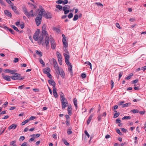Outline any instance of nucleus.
Instances as JSON below:
<instances>
[{
	"label": "nucleus",
	"instance_id": "4",
	"mask_svg": "<svg viewBox=\"0 0 146 146\" xmlns=\"http://www.w3.org/2000/svg\"><path fill=\"white\" fill-rule=\"evenodd\" d=\"M39 30H38L36 31L35 35L33 36V38L35 41H37L38 40H39L38 43L40 44H42L43 45V44L44 43H43V36H44L42 35V34L41 35H40L39 36Z\"/></svg>",
	"mask_w": 146,
	"mask_h": 146
},
{
	"label": "nucleus",
	"instance_id": "2",
	"mask_svg": "<svg viewBox=\"0 0 146 146\" xmlns=\"http://www.w3.org/2000/svg\"><path fill=\"white\" fill-rule=\"evenodd\" d=\"M46 26L45 25H44L42 27V35L44 36L45 37V43L46 45V46L47 47L49 46V37L48 36V33L46 31Z\"/></svg>",
	"mask_w": 146,
	"mask_h": 146
},
{
	"label": "nucleus",
	"instance_id": "43",
	"mask_svg": "<svg viewBox=\"0 0 146 146\" xmlns=\"http://www.w3.org/2000/svg\"><path fill=\"white\" fill-rule=\"evenodd\" d=\"M73 16V14L72 13H70L68 15V17L70 19L72 18Z\"/></svg>",
	"mask_w": 146,
	"mask_h": 146
},
{
	"label": "nucleus",
	"instance_id": "31",
	"mask_svg": "<svg viewBox=\"0 0 146 146\" xmlns=\"http://www.w3.org/2000/svg\"><path fill=\"white\" fill-rule=\"evenodd\" d=\"M79 18V17L78 15L76 14L75 15L74 17V21H76Z\"/></svg>",
	"mask_w": 146,
	"mask_h": 146
},
{
	"label": "nucleus",
	"instance_id": "41",
	"mask_svg": "<svg viewBox=\"0 0 146 146\" xmlns=\"http://www.w3.org/2000/svg\"><path fill=\"white\" fill-rule=\"evenodd\" d=\"M131 111L134 113H138L139 112V111L136 109H134L131 110Z\"/></svg>",
	"mask_w": 146,
	"mask_h": 146
},
{
	"label": "nucleus",
	"instance_id": "40",
	"mask_svg": "<svg viewBox=\"0 0 146 146\" xmlns=\"http://www.w3.org/2000/svg\"><path fill=\"white\" fill-rule=\"evenodd\" d=\"M84 133H85V135H86L88 137V138H89L90 137V135L88 133V132L87 131L85 130L84 131Z\"/></svg>",
	"mask_w": 146,
	"mask_h": 146
},
{
	"label": "nucleus",
	"instance_id": "51",
	"mask_svg": "<svg viewBox=\"0 0 146 146\" xmlns=\"http://www.w3.org/2000/svg\"><path fill=\"white\" fill-rule=\"evenodd\" d=\"M19 61V59L18 58H14V62L16 63L17 62Z\"/></svg>",
	"mask_w": 146,
	"mask_h": 146
},
{
	"label": "nucleus",
	"instance_id": "53",
	"mask_svg": "<svg viewBox=\"0 0 146 146\" xmlns=\"http://www.w3.org/2000/svg\"><path fill=\"white\" fill-rule=\"evenodd\" d=\"M16 141H13L10 142V145H13L14 144V143H15Z\"/></svg>",
	"mask_w": 146,
	"mask_h": 146
},
{
	"label": "nucleus",
	"instance_id": "61",
	"mask_svg": "<svg viewBox=\"0 0 146 146\" xmlns=\"http://www.w3.org/2000/svg\"><path fill=\"white\" fill-rule=\"evenodd\" d=\"M9 117L8 115H6L2 118L3 119H6Z\"/></svg>",
	"mask_w": 146,
	"mask_h": 146
},
{
	"label": "nucleus",
	"instance_id": "22",
	"mask_svg": "<svg viewBox=\"0 0 146 146\" xmlns=\"http://www.w3.org/2000/svg\"><path fill=\"white\" fill-rule=\"evenodd\" d=\"M50 71V68L47 67L43 70V72L45 74H47L49 73Z\"/></svg>",
	"mask_w": 146,
	"mask_h": 146
},
{
	"label": "nucleus",
	"instance_id": "36",
	"mask_svg": "<svg viewBox=\"0 0 146 146\" xmlns=\"http://www.w3.org/2000/svg\"><path fill=\"white\" fill-rule=\"evenodd\" d=\"M130 118H131L129 116H124L122 118V120L128 119H130Z\"/></svg>",
	"mask_w": 146,
	"mask_h": 146
},
{
	"label": "nucleus",
	"instance_id": "14",
	"mask_svg": "<svg viewBox=\"0 0 146 146\" xmlns=\"http://www.w3.org/2000/svg\"><path fill=\"white\" fill-rule=\"evenodd\" d=\"M62 108L63 110H64L65 108H66L67 106L68 102H61Z\"/></svg>",
	"mask_w": 146,
	"mask_h": 146
},
{
	"label": "nucleus",
	"instance_id": "47",
	"mask_svg": "<svg viewBox=\"0 0 146 146\" xmlns=\"http://www.w3.org/2000/svg\"><path fill=\"white\" fill-rule=\"evenodd\" d=\"M68 3V0H64L63 1L62 3L64 5H65L66 4H67Z\"/></svg>",
	"mask_w": 146,
	"mask_h": 146
},
{
	"label": "nucleus",
	"instance_id": "6",
	"mask_svg": "<svg viewBox=\"0 0 146 146\" xmlns=\"http://www.w3.org/2000/svg\"><path fill=\"white\" fill-rule=\"evenodd\" d=\"M20 74L18 73H15L14 76H11V79L13 80H22L24 79V77H21Z\"/></svg>",
	"mask_w": 146,
	"mask_h": 146
},
{
	"label": "nucleus",
	"instance_id": "11",
	"mask_svg": "<svg viewBox=\"0 0 146 146\" xmlns=\"http://www.w3.org/2000/svg\"><path fill=\"white\" fill-rule=\"evenodd\" d=\"M17 127V125L15 124H13L12 125H10L8 127V129L9 130H10L11 129H14Z\"/></svg>",
	"mask_w": 146,
	"mask_h": 146
},
{
	"label": "nucleus",
	"instance_id": "24",
	"mask_svg": "<svg viewBox=\"0 0 146 146\" xmlns=\"http://www.w3.org/2000/svg\"><path fill=\"white\" fill-rule=\"evenodd\" d=\"M93 115L92 114L89 117L87 121V124L88 125L89 124L90 121L92 119V118L93 117Z\"/></svg>",
	"mask_w": 146,
	"mask_h": 146
},
{
	"label": "nucleus",
	"instance_id": "56",
	"mask_svg": "<svg viewBox=\"0 0 146 146\" xmlns=\"http://www.w3.org/2000/svg\"><path fill=\"white\" fill-rule=\"evenodd\" d=\"M6 1L9 4H13L10 0H6Z\"/></svg>",
	"mask_w": 146,
	"mask_h": 146
},
{
	"label": "nucleus",
	"instance_id": "28",
	"mask_svg": "<svg viewBox=\"0 0 146 146\" xmlns=\"http://www.w3.org/2000/svg\"><path fill=\"white\" fill-rule=\"evenodd\" d=\"M62 141H63L64 144L67 146H69V144L68 143L67 141L64 139H62Z\"/></svg>",
	"mask_w": 146,
	"mask_h": 146
},
{
	"label": "nucleus",
	"instance_id": "63",
	"mask_svg": "<svg viewBox=\"0 0 146 146\" xmlns=\"http://www.w3.org/2000/svg\"><path fill=\"white\" fill-rule=\"evenodd\" d=\"M116 27L117 28H119V29L120 28V25L118 23H116Z\"/></svg>",
	"mask_w": 146,
	"mask_h": 146
},
{
	"label": "nucleus",
	"instance_id": "16",
	"mask_svg": "<svg viewBox=\"0 0 146 146\" xmlns=\"http://www.w3.org/2000/svg\"><path fill=\"white\" fill-rule=\"evenodd\" d=\"M29 18H30L31 16L32 17L34 16L33 15V10L29 12H28V13L26 15Z\"/></svg>",
	"mask_w": 146,
	"mask_h": 146
},
{
	"label": "nucleus",
	"instance_id": "57",
	"mask_svg": "<svg viewBox=\"0 0 146 146\" xmlns=\"http://www.w3.org/2000/svg\"><path fill=\"white\" fill-rule=\"evenodd\" d=\"M118 108V106L117 105H115L114 106V108L113 110L115 111Z\"/></svg>",
	"mask_w": 146,
	"mask_h": 146
},
{
	"label": "nucleus",
	"instance_id": "5",
	"mask_svg": "<svg viewBox=\"0 0 146 146\" xmlns=\"http://www.w3.org/2000/svg\"><path fill=\"white\" fill-rule=\"evenodd\" d=\"M37 11L38 12V15L36 18L35 19V21L36 25L37 26H38L41 23L42 19V16L39 11Z\"/></svg>",
	"mask_w": 146,
	"mask_h": 146
},
{
	"label": "nucleus",
	"instance_id": "19",
	"mask_svg": "<svg viewBox=\"0 0 146 146\" xmlns=\"http://www.w3.org/2000/svg\"><path fill=\"white\" fill-rule=\"evenodd\" d=\"M4 28L7 30L9 31L12 34H15V32L13 29L9 28L8 27L6 26H5Z\"/></svg>",
	"mask_w": 146,
	"mask_h": 146
},
{
	"label": "nucleus",
	"instance_id": "3",
	"mask_svg": "<svg viewBox=\"0 0 146 146\" xmlns=\"http://www.w3.org/2000/svg\"><path fill=\"white\" fill-rule=\"evenodd\" d=\"M37 11H39L42 16H43L46 19H49L51 18V14L48 12L46 13L41 6H39V9H37Z\"/></svg>",
	"mask_w": 146,
	"mask_h": 146
},
{
	"label": "nucleus",
	"instance_id": "9",
	"mask_svg": "<svg viewBox=\"0 0 146 146\" xmlns=\"http://www.w3.org/2000/svg\"><path fill=\"white\" fill-rule=\"evenodd\" d=\"M56 54L58 58V61L59 64L62 65V57L61 54L58 51L56 52Z\"/></svg>",
	"mask_w": 146,
	"mask_h": 146
},
{
	"label": "nucleus",
	"instance_id": "64",
	"mask_svg": "<svg viewBox=\"0 0 146 146\" xmlns=\"http://www.w3.org/2000/svg\"><path fill=\"white\" fill-rule=\"evenodd\" d=\"M141 69L142 70H143L144 71L146 70V66H145L142 67L141 68Z\"/></svg>",
	"mask_w": 146,
	"mask_h": 146
},
{
	"label": "nucleus",
	"instance_id": "55",
	"mask_svg": "<svg viewBox=\"0 0 146 146\" xmlns=\"http://www.w3.org/2000/svg\"><path fill=\"white\" fill-rule=\"evenodd\" d=\"M81 76L83 78H84L86 77V75L85 73H82V74Z\"/></svg>",
	"mask_w": 146,
	"mask_h": 146
},
{
	"label": "nucleus",
	"instance_id": "58",
	"mask_svg": "<svg viewBox=\"0 0 146 146\" xmlns=\"http://www.w3.org/2000/svg\"><path fill=\"white\" fill-rule=\"evenodd\" d=\"M121 122V121L120 119H117L116 120V123H120Z\"/></svg>",
	"mask_w": 146,
	"mask_h": 146
},
{
	"label": "nucleus",
	"instance_id": "54",
	"mask_svg": "<svg viewBox=\"0 0 146 146\" xmlns=\"http://www.w3.org/2000/svg\"><path fill=\"white\" fill-rule=\"evenodd\" d=\"M25 139V137L24 136H21L20 137V138L19 139V140L20 141L21 139L22 140V141H23Z\"/></svg>",
	"mask_w": 146,
	"mask_h": 146
},
{
	"label": "nucleus",
	"instance_id": "30",
	"mask_svg": "<svg viewBox=\"0 0 146 146\" xmlns=\"http://www.w3.org/2000/svg\"><path fill=\"white\" fill-rule=\"evenodd\" d=\"M131 104V103H127L123 104L122 107V108H125V107H127L128 106H130Z\"/></svg>",
	"mask_w": 146,
	"mask_h": 146
},
{
	"label": "nucleus",
	"instance_id": "46",
	"mask_svg": "<svg viewBox=\"0 0 146 146\" xmlns=\"http://www.w3.org/2000/svg\"><path fill=\"white\" fill-rule=\"evenodd\" d=\"M95 4H96L98 5H100V6H103V4H102L101 3H100V2H98V3H95Z\"/></svg>",
	"mask_w": 146,
	"mask_h": 146
},
{
	"label": "nucleus",
	"instance_id": "37",
	"mask_svg": "<svg viewBox=\"0 0 146 146\" xmlns=\"http://www.w3.org/2000/svg\"><path fill=\"white\" fill-rule=\"evenodd\" d=\"M16 72V70H10V73L11 74H14L15 75V74L16 73H15Z\"/></svg>",
	"mask_w": 146,
	"mask_h": 146
},
{
	"label": "nucleus",
	"instance_id": "35",
	"mask_svg": "<svg viewBox=\"0 0 146 146\" xmlns=\"http://www.w3.org/2000/svg\"><path fill=\"white\" fill-rule=\"evenodd\" d=\"M29 121L28 119H26L25 121L21 123V125H25L26 123H27Z\"/></svg>",
	"mask_w": 146,
	"mask_h": 146
},
{
	"label": "nucleus",
	"instance_id": "33",
	"mask_svg": "<svg viewBox=\"0 0 146 146\" xmlns=\"http://www.w3.org/2000/svg\"><path fill=\"white\" fill-rule=\"evenodd\" d=\"M133 76V74L132 73L129 74V75L126 78V79L127 80L130 79L131 77Z\"/></svg>",
	"mask_w": 146,
	"mask_h": 146
},
{
	"label": "nucleus",
	"instance_id": "7",
	"mask_svg": "<svg viewBox=\"0 0 146 146\" xmlns=\"http://www.w3.org/2000/svg\"><path fill=\"white\" fill-rule=\"evenodd\" d=\"M49 37V40H50L51 47L52 49H54L56 47V44L54 40L53 39L52 37L50 36Z\"/></svg>",
	"mask_w": 146,
	"mask_h": 146
},
{
	"label": "nucleus",
	"instance_id": "27",
	"mask_svg": "<svg viewBox=\"0 0 146 146\" xmlns=\"http://www.w3.org/2000/svg\"><path fill=\"white\" fill-rule=\"evenodd\" d=\"M56 7L60 11H61L63 8L62 6L59 5H56Z\"/></svg>",
	"mask_w": 146,
	"mask_h": 146
},
{
	"label": "nucleus",
	"instance_id": "20",
	"mask_svg": "<svg viewBox=\"0 0 146 146\" xmlns=\"http://www.w3.org/2000/svg\"><path fill=\"white\" fill-rule=\"evenodd\" d=\"M4 12L5 15H6L7 16L10 17H11L12 15L11 13L10 12H9V11H8V10H5L4 11Z\"/></svg>",
	"mask_w": 146,
	"mask_h": 146
},
{
	"label": "nucleus",
	"instance_id": "25",
	"mask_svg": "<svg viewBox=\"0 0 146 146\" xmlns=\"http://www.w3.org/2000/svg\"><path fill=\"white\" fill-rule=\"evenodd\" d=\"M74 104L76 108V110L77 109V102L76 99V98L74 99Z\"/></svg>",
	"mask_w": 146,
	"mask_h": 146
},
{
	"label": "nucleus",
	"instance_id": "15",
	"mask_svg": "<svg viewBox=\"0 0 146 146\" xmlns=\"http://www.w3.org/2000/svg\"><path fill=\"white\" fill-rule=\"evenodd\" d=\"M56 72L57 73H58L61 75L62 78H64L65 74L64 71L62 70H60V69H59V71H56Z\"/></svg>",
	"mask_w": 146,
	"mask_h": 146
},
{
	"label": "nucleus",
	"instance_id": "12",
	"mask_svg": "<svg viewBox=\"0 0 146 146\" xmlns=\"http://www.w3.org/2000/svg\"><path fill=\"white\" fill-rule=\"evenodd\" d=\"M61 102H67V100L64 98V95L62 92L60 94Z\"/></svg>",
	"mask_w": 146,
	"mask_h": 146
},
{
	"label": "nucleus",
	"instance_id": "34",
	"mask_svg": "<svg viewBox=\"0 0 146 146\" xmlns=\"http://www.w3.org/2000/svg\"><path fill=\"white\" fill-rule=\"evenodd\" d=\"M11 27L13 28L17 32H19V30H18V29L16 27L15 25H12Z\"/></svg>",
	"mask_w": 146,
	"mask_h": 146
},
{
	"label": "nucleus",
	"instance_id": "21",
	"mask_svg": "<svg viewBox=\"0 0 146 146\" xmlns=\"http://www.w3.org/2000/svg\"><path fill=\"white\" fill-rule=\"evenodd\" d=\"M3 78L5 80H7L8 81H11L10 78L11 77L9 76H3Z\"/></svg>",
	"mask_w": 146,
	"mask_h": 146
},
{
	"label": "nucleus",
	"instance_id": "49",
	"mask_svg": "<svg viewBox=\"0 0 146 146\" xmlns=\"http://www.w3.org/2000/svg\"><path fill=\"white\" fill-rule=\"evenodd\" d=\"M111 89H112L113 87L114 83L112 80H111Z\"/></svg>",
	"mask_w": 146,
	"mask_h": 146
},
{
	"label": "nucleus",
	"instance_id": "1",
	"mask_svg": "<svg viewBox=\"0 0 146 146\" xmlns=\"http://www.w3.org/2000/svg\"><path fill=\"white\" fill-rule=\"evenodd\" d=\"M67 47L64 46L63 50H64L63 55L65 57V62L68 66V70L69 72L72 75V66L69 61V55L68 52V51L66 48Z\"/></svg>",
	"mask_w": 146,
	"mask_h": 146
},
{
	"label": "nucleus",
	"instance_id": "29",
	"mask_svg": "<svg viewBox=\"0 0 146 146\" xmlns=\"http://www.w3.org/2000/svg\"><path fill=\"white\" fill-rule=\"evenodd\" d=\"M114 111L115 112V113L114 114L113 117L114 118H116L119 116L120 113H117L116 111Z\"/></svg>",
	"mask_w": 146,
	"mask_h": 146
},
{
	"label": "nucleus",
	"instance_id": "45",
	"mask_svg": "<svg viewBox=\"0 0 146 146\" xmlns=\"http://www.w3.org/2000/svg\"><path fill=\"white\" fill-rule=\"evenodd\" d=\"M39 62L41 64H42L43 65H45V63L41 59H39Z\"/></svg>",
	"mask_w": 146,
	"mask_h": 146
},
{
	"label": "nucleus",
	"instance_id": "48",
	"mask_svg": "<svg viewBox=\"0 0 146 146\" xmlns=\"http://www.w3.org/2000/svg\"><path fill=\"white\" fill-rule=\"evenodd\" d=\"M121 130L124 133H126L127 131V130L123 128H121Z\"/></svg>",
	"mask_w": 146,
	"mask_h": 146
},
{
	"label": "nucleus",
	"instance_id": "52",
	"mask_svg": "<svg viewBox=\"0 0 146 146\" xmlns=\"http://www.w3.org/2000/svg\"><path fill=\"white\" fill-rule=\"evenodd\" d=\"M57 135L56 134H54L52 135V137H53L55 139H57Z\"/></svg>",
	"mask_w": 146,
	"mask_h": 146
},
{
	"label": "nucleus",
	"instance_id": "13",
	"mask_svg": "<svg viewBox=\"0 0 146 146\" xmlns=\"http://www.w3.org/2000/svg\"><path fill=\"white\" fill-rule=\"evenodd\" d=\"M48 82L53 86V88H55V83L52 79L49 80H48Z\"/></svg>",
	"mask_w": 146,
	"mask_h": 146
},
{
	"label": "nucleus",
	"instance_id": "60",
	"mask_svg": "<svg viewBox=\"0 0 146 146\" xmlns=\"http://www.w3.org/2000/svg\"><path fill=\"white\" fill-rule=\"evenodd\" d=\"M10 70L9 69H6L5 70V72H8L10 73Z\"/></svg>",
	"mask_w": 146,
	"mask_h": 146
},
{
	"label": "nucleus",
	"instance_id": "42",
	"mask_svg": "<svg viewBox=\"0 0 146 146\" xmlns=\"http://www.w3.org/2000/svg\"><path fill=\"white\" fill-rule=\"evenodd\" d=\"M63 0H58L56 1V3L57 4H61L62 3Z\"/></svg>",
	"mask_w": 146,
	"mask_h": 146
},
{
	"label": "nucleus",
	"instance_id": "26",
	"mask_svg": "<svg viewBox=\"0 0 146 146\" xmlns=\"http://www.w3.org/2000/svg\"><path fill=\"white\" fill-rule=\"evenodd\" d=\"M22 9L23 10V11L24 12L25 14V15H26L28 13V11L26 8L25 6H24L22 7Z\"/></svg>",
	"mask_w": 146,
	"mask_h": 146
},
{
	"label": "nucleus",
	"instance_id": "32",
	"mask_svg": "<svg viewBox=\"0 0 146 146\" xmlns=\"http://www.w3.org/2000/svg\"><path fill=\"white\" fill-rule=\"evenodd\" d=\"M53 30L55 31L56 32L58 33H59L60 32V29L56 27H54Z\"/></svg>",
	"mask_w": 146,
	"mask_h": 146
},
{
	"label": "nucleus",
	"instance_id": "59",
	"mask_svg": "<svg viewBox=\"0 0 146 146\" xmlns=\"http://www.w3.org/2000/svg\"><path fill=\"white\" fill-rule=\"evenodd\" d=\"M27 143L25 142L23 143L21 145V146H27Z\"/></svg>",
	"mask_w": 146,
	"mask_h": 146
},
{
	"label": "nucleus",
	"instance_id": "44",
	"mask_svg": "<svg viewBox=\"0 0 146 146\" xmlns=\"http://www.w3.org/2000/svg\"><path fill=\"white\" fill-rule=\"evenodd\" d=\"M35 117L32 116H31V117H30V118L28 119L29 121L30 120H33L34 119H35Z\"/></svg>",
	"mask_w": 146,
	"mask_h": 146
},
{
	"label": "nucleus",
	"instance_id": "38",
	"mask_svg": "<svg viewBox=\"0 0 146 146\" xmlns=\"http://www.w3.org/2000/svg\"><path fill=\"white\" fill-rule=\"evenodd\" d=\"M36 52L37 54L39 55L40 57H41L42 56L41 52L38 50H36Z\"/></svg>",
	"mask_w": 146,
	"mask_h": 146
},
{
	"label": "nucleus",
	"instance_id": "8",
	"mask_svg": "<svg viewBox=\"0 0 146 146\" xmlns=\"http://www.w3.org/2000/svg\"><path fill=\"white\" fill-rule=\"evenodd\" d=\"M70 7L68 5H65L62 8V10L64 11V14H66L70 12L69 9Z\"/></svg>",
	"mask_w": 146,
	"mask_h": 146
},
{
	"label": "nucleus",
	"instance_id": "17",
	"mask_svg": "<svg viewBox=\"0 0 146 146\" xmlns=\"http://www.w3.org/2000/svg\"><path fill=\"white\" fill-rule=\"evenodd\" d=\"M11 8L14 12L17 15H19V12L17 11V7L15 6H12Z\"/></svg>",
	"mask_w": 146,
	"mask_h": 146
},
{
	"label": "nucleus",
	"instance_id": "39",
	"mask_svg": "<svg viewBox=\"0 0 146 146\" xmlns=\"http://www.w3.org/2000/svg\"><path fill=\"white\" fill-rule=\"evenodd\" d=\"M123 74V73L122 72H119V80L120 79V78L122 76Z\"/></svg>",
	"mask_w": 146,
	"mask_h": 146
},
{
	"label": "nucleus",
	"instance_id": "10",
	"mask_svg": "<svg viewBox=\"0 0 146 146\" xmlns=\"http://www.w3.org/2000/svg\"><path fill=\"white\" fill-rule=\"evenodd\" d=\"M52 62L54 65V67L56 71H59V68L56 60L54 59H53Z\"/></svg>",
	"mask_w": 146,
	"mask_h": 146
},
{
	"label": "nucleus",
	"instance_id": "18",
	"mask_svg": "<svg viewBox=\"0 0 146 146\" xmlns=\"http://www.w3.org/2000/svg\"><path fill=\"white\" fill-rule=\"evenodd\" d=\"M56 88H53V94L55 98H57L58 97V94L56 91Z\"/></svg>",
	"mask_w": 146,
	"mask_h": 146
},
{
	"label": "nucleus",
	"instance_id": "50",
	"mask_svg": "<svg viewBox=\"0 0 146 146\" xmlns=\"http://www.w3.org/2000/svg\"><path fill=\"white\" fill-rule=\"evenodd\" d=\"M138 81V79H136L134 80H133L132 82V84H135L137 83Z\"/></svg>",
	"mask_w": 146,
	"mask_h": 146
},
{
	"label": "nucleus",
	"instance_id": "23",
	"mask_svg": "<svg viewBox=\"0 0 146 146\" xmlns=\"http://www.w3.org/2000/svg\"><path fill=\"white\" fill-rule=\"evenodd\" d=\"M66 38H63L62 41L64 46L68 47V43L66 40Z\"/></svg>",
	"mask_w": 146,
	"mask_h": 146
},
{
	"label": "nucleus",
	"instance_id": "62",
	"mask_svg": "<svg viewBox=\"0 0 146 146\" xmlns=\"http://www.w3.org/2000/svg\"><path fill=\"white\" fill-rule=\"evenodd\" d=\"M24 88V86L23 85L21 86L18 87V88L20 89H22Z\"/></svg>",
	"mask_w": 146,
	"mask_h": 146
}]
</instances>
